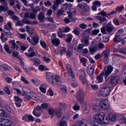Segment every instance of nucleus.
<instances>
[{
	"label": "nucleus",
	"mask_w": 126,
	"mask_h": 126,
	"mask_svg": "<svg viewBox=\"0 0 126 126\" xmlns=\"http://www.w3.org/2000/svg\"><path fill=\"white\" fill-rule=\"evenodd\" d=\"M46 79L49 82L53 84V85H57L58 83H61V77L58 75H53L52 73L47 72L46 74Z\"/></svg>",
	"instance_id": "nucleus-1"
},
{
	"label": "nucleus",
	"mask_w": 126,
	"mask_h": 126,
	"mask_svg": "<svg viewBox=\"0 0 126 126\" xmlns=\"http://www.w3.org/2000/svg\"><path fill=\"white\" fill-rule=\"evenodd\" d=\"M93 118L95 122L98 124H101L102 122H103L104 124H109V120H108L107 118H106L105 120H104L105 114L103 113H100L99 114L94 115Z\"/></svg>",
	"instance_id": "nucleus-2"
},
{
	"label": "nucleus",
	"mask_w": 126,
	"mask_h": 126,
	"mask_svg": "<svg viewBox=\"0 0 126 126\" xmlns=\"http://www.w3.org/2000/svg\"><path fill=\"white\" fill-rule=\"evenodd\" d=\"M66 68H67L68 74L70 75V77H71V78H72L73 79L72 80L73 82H72V86L73 87L75 88L77 86V85H78V84H77V83L75 82V76L69 64H66Z\"/></svg>",
	"instance_id": "nucleus-3"
},
{
	"label": "nucleus",
	"mask_w": 126,
	"mask_h": 126,
	"mask_svg": "<svg viewBox=\"0 0 126 126\" xmlns=\"http://www.w3.org/2000/svg\"><path fill=\"white\" fill-rule=\"evenodd\" d=\"M104 77L105 81H108L109 79H110V74L113 71V66L111 65H108V66H106L104 69Z\"/></svg>",
	"instance_id": "nucleus-4"
},
{
	"label": "nucleus",
	"mask_w": 126,
	"mask_h": 126,
	"mask_svg": "<svg viewBox=\"0 0 126 126\" xmlns=\"http://www.w3.org/2000/svg\"><path fill=\"white\" fill-rule=\"evenodd\" d=\"M77 9L80 10L82 9L85 12H88L90 11V7L86 3L82 2L78 4L76 7Z\"/></svg>",
	"instance_id": "nucleus-5"
},
{
	"label": "nucleus",
	"mask_w": 126,
	"mask_h": 126,
	"mask_svg": "<svg viewBox=\"0 0 126 126\" xmlns=\"http://www.w3.org/2000/svg\"><path fill=\"white\" fill-rule=\"evenodd\" d=\"M76 99L81 104L84 103V92L83 90H79L76 94Z\"/></svg>",
	"instance_id": "nucleus-6"
},
{
	"label": "nucleus",
	"mask_w": 126,
	"mask_h": 126,
	"mask_svg": "<svg viewBox=\"0 0 126 126\" xmlns=\"http://www.w3.org/2000/svg\"><path fill=\"white\" fill-rule=\"evenodd\" d=\"M111 91H112V90L109 88H103L100 91V95L103 97L109 96V95H110V93H111Z\"/></svg>",
	"instance_id": "nucleus-7"
},
{
	"label": "nucleus",
	"mask_w": 126,
	"mask_h": 126,
	"mask_svg": "<svg viewBox=\"0 0 126 126\" xmlns=\"http://www.w3.org/2000/svg\"><path fill=\"white\" fill-rule=\"evenodd\" d=\"M25 55L27 58H33V57H35L36 53L34 50V47H31L28 50V52L25 53Z\"/></svg>",
	"instance_id": "nucleus-8"
},
{
	"label": "nucleus",
	"mask_w": 126,
	"mask_h": 126,
	"mask_svg": "<svg viewBox=\"0 0 126 126\" xmlns=\"http://www.w3.org/2000/svg\"><path fill=\"white\" fill-rule=\"evenodd\" d=\"M11 125H12V122L9 119H2L0 121V126H10Z\"/></svg>",
	"instance_id": "nucleus-9"
},
{
	"label": "nucleus",
	"mask_w": 126,
	"mask_h": 126,
	"mask_svg": "<svg viewBox=\"0 0 126 126\" xmlns=\"http://www.w3.org/2000/svg\"><path fill=\"white\" fill-rule=\"evenodd\" d=\"M100 107L102 109L107 110L109 108V100L108 99H103L100 102Z\"/></svg>",
	"instance_id": "nucleus-10"
},
{
	"label": "nucleus",
	"mask_w": 126,
	"mask_h": 126,
	"mask_svg": "<svg viewBox=\"0 0 126 126\" xmlns=\"http://www.w3.org/2000/svg\"><path fill=\"white\" fill-rule=\"evenodd\" d=\"M39 111H42V107L37 105L36 106V107L34 109L32 114L35 116V117H36L37 118H39L40 116H41V114L40 113H37V112H39Z\"/></svg>",
	"instance_id": "nucleus-11"
},
{
	"label": "nucleus",
	"mask_w": 126,
	"mask_h": 126,
	"mask_svg": "<svg viewBox=\"0 0 126 126\" xmlns=\"http://www.w3.org/2000/svg\"><path fill=\"white\" fill-rule=\"evenodd\" d=\"M12 69L10 66L6 64L0 65V70L1 71H9Z\"/></svg>",
	"instance_id": "nucleus-12"
},
{
	"label": "nucleus",
	"mask_w": 126,
	"mask_h": 126,
	"mask_svg": "<svg viewBox=\"0 0 126 126\" xmlns=\"http://www.w3.org/2000/svg\"><path fill=\"white\" fill-rule=\"evenodd\" d=\"M40 37L39 35H34V36H32V44L33 46H36L37 44L39 43V40Z\"/></svg>",
	"instance_id": "nucleus-13"
},
{
	"label": "nucleus",
	"mask_w": 126,
	"mask_h": 126,
	"mask_svg": "<svg viewBox=\"0 0 126 126\" xmlns=\"http://www.w3.org/2000/svg\"><path fill=\"white\" fill-rule=\"evenodd\" d=\"M80 80L82 81V83L85 86H88V82L87 81V80H86V74L80 75Z\"/></svg>",
	"instance_id": "nucleus-14"
},
{
	"label": "nucleus",
	"mask_w": 126,
	"mask_h": 126,
	"mask_svg": "<svg viewBox=\"0 0 126 126\" xmlns=\"http://www.w3.org/2000/svg\"><path fill=\"white\" fill-rule=\"evenodd\" d=\"M32 23L30 21H27L26 19H23L22 21L18 20L17 24L18 26H23L24 24H31Z\"/></svg>",
	"instance_id": "nucleus-15"
},
{
	"label": "nucleus",
	"mask_w": 126,
	"mask_h": 126,
	"mask_svg": "<svg viewBox=\"0 0 126 126\" xmlns=\"http://www.w3.org/2000/svg\"><path fill=\"white\" fill-rule=\"evenodd\" d=\"M97 49L98 45L97 44H94V43H92L89 47V51L91 53H94V52H97Z\"/></svg>",
	"instance_id": "nucleus-16"
},
{
	"label": "nucleus",
	"mask_w": 126,
	"mask_h": 126,
	"mask_svg": "<svg viewBox=\"0 0 126 126\" xmlns=\"http://www.w3.org/2000/svg\"><path fill=\"white\" fill-rule=\"evenodd\" d=\"M32 63H33V65L35 66H39L41 64V61H40V59L38 58H34L32 59H30Z\"/></svg>",
	"instance_id": "nucleus-17"
},
{
	"label": "nucleus",
	"mask_w": 126,
	"mask_h": 126,
	"mask_svg": "<svg viewBox=\"0 0 126 126\" xmlns=\"http://www.w3.org/2000/svg\"><path fill=\"white\" fill-rule=\"evenodd\" d=\"M119 80L120 77H119V76H114L111 78L110 80L113 85H116V84H117L118 82H119Z\"/></svg>",
	"instance_id": "nucleus-18"
},
{
	"label": "nucleus",
	"mask_w": 126,
	"mask_h": 126,
	"mask_svg": "<svg viewBox=\"0 0 126 126\" xmlns=\"http://www.w3.org/2000/svg\"><path fill=\"white\" fill-rule=\"evenodd\" d=\"M47 84H42L39 87V90L41 93H43L45 94L47 91Z\"/></svg>",
	"instance_id": "nucleus-19"
},
{
	"label": "nucleus",
	"mask_w": 126,
	"mask_h": 126,
	"mask_svg": "<svg viewBox=\"0 0 126 126\" xmlns=\"http://www.w3.org/2000/svg\"><path fill=\"white\" fill-rule=\"evenodd\" d=\"M104 72L102 71L101 73L97 76L96 79L98 83H101V82H103V81H104V79L103 78V77L104 76Z\"/></svg>",
	"instance_id": "nucleus-20"
},
{
	"label": "nucleus",
	"mask_w": 126,
	"mask_h": 126,
	"mask_svg": "<svg viewBox=\"0 0 126 126\" xmlns=\"http://www.w3.org/2000/svg\"><path fill=\"white\" fill-rule=\"evenodd\" d=\"M10 44H11L12 49H13V50L15 49L17 50H20V48H19V46H18V45L16 44V43H15V40H12L10 41Z\"/></svg>",
	"instance_id": "nucleus-21"
},
{
	"label": "nucleus",
	"mask_w": 126,
	"mask_h": 126,
	"mask_svg": "<svg viewBox=\"0 0 126 126\" xmlns=\"http://www.w3.org/2000/svg\"><path fill=\"white\" fill-rule=\"evenodd\" d=\"M51 42L53 45L56 46V47H58L60 45V41L59 38L51 39Z\"/></svg>",
	"instance_id": "nucleus-22"
},
{
	"label": "nucleus",
	"mask_w": 126,
	"mask_h": 126,
	"mask_svg": "<svg viewBox=\"0 0 126 126\" xmlns=\"http://www.w3.org/2000/svg\"><path fill=\"white\" fill-rule=\"evenodd\" d=\"M62 0H56V2H54V4L52 6V8L54 10H57L58 8L59 7V5H60V3H61Z\"/></svg>",
	"instance_id": "nucleus-23"
},
{
	"label": "nucleus",
	"mask_w": 126,
	"mask_h": 126,
	"mask_svg": "<svg viewBox=\"0 0 126 126\" xmlns=\"http://www.w3.org/2000/svg\"><path fill=\"white\" fill-rule=\"evenodd\" d=\"M113 40L115 43H120L122 41H124V38L121 37V35H116L115 37L113 38Z\"/></svg>",
	"instance_id": "nucleus-24"
},
{
	"label": "nucleus",
	"mask_w": 126,
	"mask_h": 126,
	"mask_svg": "<svg viewBox=\"0 0 126 126\" xmlns=\"http://www.w3.org/2000/svg\"><path fill=\"white\" fill-rule=\"evenodd\" d=\"M81 43H82V44H83L85 46H86V47H87L90 45V42H89V39L86 37L84 38L81 40Z\"/></svg>",
	"instance_id": "nucleus-25"
},
{
	"label": "nucleus",
	"mask_w": 126,
	"mask_h": 126,
	"mask_svg": "<svg viewBox=\"0 0 126 126\" xmlns=\"http://www.w3.org/2000/svg\"><path fill=\"white\" fill-rule=\"evenodd\" d=\"M45 13L43 12H40L38 15V19L39 21H43L45 19Z\"/></svg>",
	"instance_id": "nucleus-26"
},
{
	"label": "nucleus",
	"mask_w": 126,
	"mask_h": 126,
	"mask_svg": "<svg viewBox=\"0 0 126 126\" xmlns=\"http://www.w3.org/2000/svg\"><path fill=\"white\" fill-rule=\"evenodd\" d=\"M100 106L98 105V104H94L93 105V109L94 112L95 113H97L98 112H100Z\"/></svg>",
	"instance_id": "nucleus-27"
},
{
	"label": "nucleus",
	"mask_w": 126,
	"mask_h": 126,
	"mask_svg": "<svg viewBox=\"0 0 126 126\" xmlns=\"http://www.w3.org/2000/svg\"><path fill=\"white\" fill-rule=\"evenodd\" d=\"M95 68V66L94 65L91 66L90 68L87 70V73L90 75H92L93 73H94V69Z\"/></svg>",
	"instance_id": "nucleus-28"
},
{
	"label": "nucleus",
	"mask_w": 126,
	"mask_h": 126,
	"mask_svg": "<svg viewBox=\"0 0 126 126\" xmlns=\"http://www.w3.org/2000/svg\"><path fill=\"white\" fill-rule=\"evenodd\" d=\"M115 28L114 27V26L111 25L107 27L106 31L107 32V34H111V32H112V31Z\"/></svg>",
	"instance_id": "nucleus-29"
},
{
	"label": "nucleus",
	"mask_w": 126,
	"mask_h": 126,
	"mask_svg": "<svg viewBox=\"0 0 126 126\" xmlns=\"http://www.w3.org/2000/svg\"><path fill=\"white\" fill-rule=\"evenodd\" d=\"M40 44L42 48L44 49H45L46 51H49V48L47 47V44H46V42L43 40L40 41Z\"/></svg>",
	"instance_id": "nucleus-30"
},
{
	"label": "nucleus",
	"mask_w": 126,
	"mask_h": 126,
	"mask_svg": "<svg viewBox=\"0 0 126 126\" xmlns=\"http://www.w3.org/2000/svg\"><path fill=\"white\" fill-rule=\"evenodd\" d=\"M67 39H66V43H70L72 40V38H73V36L72 34L69 33L67 34Z\"/></svg>",
	"instance_id": "nucleus-31"
},
{
	"label": "nucleus",
	"mask_w": 126,
	"mask_h": 126,
	"mask_svg": "<svg viewBox=\"0 0 126 126\" xmlns=\"http://www.w3.org/2000/svg\"><path fill=\"white\" fill-rule=\"evenodd\" d=\"M26 31H27L28 33L31 34V35H32L34 33V29L32 28H30L29 26H26Z\"/></svg>",
	"instance_id": "nucleus-32"
},
{
	"label": "nucleus",
	"mask_w": 126,
	"mask_h": 126,
	"mask_svg": "<svg viewBox=\"0 0 126 126\" xmlns=\"http://www.w3.org/2000/svg\"><path fill=\"white\" fill-rule=\"evenodd\" d=\"M79 29H80L78 27H76L75 29L73 30L72 31V33H74L76 36H79V35L80 34V32H79Z\"/></svg>",
	"instance_id": "nucleus-33"
},
{
	"label": "nucleus",
	"mask_w": 126,
	"mask_h": 126,
	"mask_svg": "<svg viewBox=\"0 0 126 126\" xmlns=\"http://www.w3.org/2000/svg\"><path fill=\"white\" fill-rule=\"evenodd\" d=\"M109 120L111 122H115L116 119L117 118V115L115 114H110L109 115Z\"/></svg>",
	"instance_id": "nucleus-34"
},
{
	"label": "nucleus",
	"mask_w": 126,
	"mask_h": 126,
	"mask_svg": "<svg viewBox=\"0 0 126 126\" xmlns=\"http://www.w3.org/2000/svg\"><path fill=\"white\" fill-rule=\"evenodd\" d=\"M96 19H98L100 22H104V21H107V19L104 17H101L100 16H95Z\"/></svg>",
	"instance_id": "nucleus-35"
},
{
	"label": "nucleus",
	"mask_w": 126,
	"mask_h": 126,
	"mask_svg": "<svg viewBox=\"0 0 126 126\" xmlns=\"http://www.w3.org/2000/svg\"><path fill=\"white\" fill-rule=\"evenodd\" d=\"M38 69L40 70V71H45V70H49V69L47 68L45 66H44V65H40L38 66Z\"/></svg>",
	"instance_id": "nucleus-36"
},
{
	"label": "nucleus",
	"mask_w": 126,
	"mask_h": 126,
	"mask_svg": "<svg viewBox=\"0 0 126 126\" xmlns=\"http://www.w3.org/2000/svg\"><path fill=\"white\" fill-rule=\"evenodd\" d=\"M4 29L11 30V29H12V24H11V23H7L6 25L4 26Z\"/></svg>",
	"instance_id": "nucleus-37"
},
{
	"label": "nucleus",
	"mask_w": 126,
	"mask_h": 126,
	"mask_svg": "<svg viewBox=\"0 0 126 126\" xmlns=\"http://www.w3.org/2000/svg\"><path fill=\"white\" fill-rule=\"evenodd\" d=\"M109 55H110V50H106L103 52V56L104 57V58L106 59V60L108 59Z\"/></svg>",
	"instance_id": "nucleus-38"
},
{
	"label": "nucleus",
	"mask_w": 126,
	"mask_h": 126,
	"mask_svg": "<svg viewBox=\"0 0 126 126\" xmlns=\"http://www.w3.org/2000/svg\"><path fill=\"white\" fill-rule=\"evenodd\" d=\"M90 112V106H86L83 111L84 114H85L86 115L87 114H89Z\"/></svg>",
	"instance_id": "nucleus-39"
},
{
	"label": "nucleus",
	"mask_w": 126,
	"mask_h": 126,
	"mask_svg": "<svg viewBox=\"0 0 126 126\" xmlns=\"http://www.w3.org/2000/svg\"><path fill=\"white\" fill-rule=\"evenodd\" d=\"M31 94V97H32V98L33 100H38V97L37 96V95L34 93L33 92H30Z\"/></svg>",
	"instance_id": "nucleus-40"
},
{
	"label": "nucleus",
	"mask_w": 126,
	"mask_h": 126,
	"mask_svg": "<svg viewBox=\"0 0 126 126\" xmlns=\"http://www.w3.org/2000/svg\"><path fill=\"white\" fill-rule=\"evenodd\" d=\"M59 32H58V36L60 38H63V30L61 28H59Z\"/></svg>",
	"instance_id": "nucleus-41"
},
{
	"label": "nucleus",
	"mask_w": 126,
	"mask_h": 126,
	"mask_svg": "<svg viewBox=\"0 0 126 126\" xmlns=\"http://www.w3.org/2000/svg\"><path fill=\"white\" fill-rule=\"evenodd\" d=\"M8 10V7H4L2 5H0V12L1 13L2 11L5 12Z\"/></svg>",
	"instance_id": "nucleus-42"
},
{
	"label": "nucleus",
	"mask_w": 126,
	"mask_h": 126,
	"mask_svg": "<svg viewBox=\"0 0 126 126\" xmlns=\"http://www.w3.org/2000/svg\"><path fill=\"white\" fill-rule=\"evenodd\" d=\"M4 50L5 52L8 53V54H9L10 55H11V51L9 50V46L7 44H5L4 45Z\"/></svg>",
	"instance_id": "nucleus-43"
},
{
	"label": "nucleus",
	"mask_w": 126,
	"mask_h": 126,
	"mask_svg": "<svg viewBox=\"0 0 126 126\" xmlns=\"http://www.w3.org/2000/svg\"><path fill=\"white\" fill-rule=\"evenodd\" d=\"M80 62L82 63L83 65L84 66H86V63H87V59L86 58L83 57L80 59Z\"/></svg>",
	"instance_id": "nucleus-44"
},
{
	"label": "nucleus",
	"mask_w": 126,
	"mask_h": 126,
	"mask_svg": "<svg viewBox=\"0 0 126 126\" xmlns=\"http://www.w3.org/2000/svg\"><path fill=\"white\" fill-rule=\"evenodd\" d=\"M63 8H62L58 10V11L57 13V17L60 18L61 17V15H63Z\"/></svg>",
	"instance_id": "nucleus-45"
},
{
	"label": "nucleus",
	"mask_w": 126,
	"mask_h": 126,
	"mask_svg": "<svg viewBox=\"0 0 126 126\" xmlns=\"http://www.w3.org/2000/svg\"><path fill=\"white\" fill-rule=\"evenodd\" d=\"M119 123L121 125L123 124H126V118L125 117H122L119 120Z\"/></svg>",
	"instance_id": "nucleus-46"
},
{
	"label": "nucleus",
	"mask_w": 126,
	"mask_h": 126,
	"mask_svg": "<svg viewBox=\"0 0 126 126\" xmlns=\"http://www.w3.org/2000/svg\"><path fill=\"white\" fill-rule=\"evenodd\" d=\"M14 99L15 101V103H22V99L20 98V97L18 96H14Z\"/></svg>",
	"instance_id": "nucleus-47"
},
{
	"label": "nucleus",
	"mask_w": 126,
	"mask_h": 126,
	"mask_svg": "<svg viewBox=\"0 0 126 126\" xmlns=\"http://www.w3.org/2000/svg\"><path fill=\"white\" fill-rule=\"evenodd\" d=\"M63 6L66 9H70L72 5L71 3H65L63 4Z\"/></svg>",
	"instance_id": "nucleus-48"
},
{
	"label": "nucleus",
	"mask_w": 126,
	"mask_h": 126,
	"mask_svg": "<svg viewBox=\"0 0 126 126\" xmlns=\"http://www.w3.org/2000/svg\"><path fill=\"white\" fill-rule=\"evenodd\" d=\"M124 8L125 7H124L123 5L118 6L116 8V11H117V12H121V11H122V10H123Z\"/></svg>",
	"instance_id": "nucleus-49"
},
{
	"label": "nucleus",
	"mask_w": 126,
	"mask_h": 126,
	"mask_svg": "<svg viewBox=\"0 0 126 126\" xmlns=\"http://www.w3.org/2000/svg\"><path fill=\"white\" fill-rule=\"evenodd\" d=\"M98 47L99 50H103V49H105V45L102 42H99Z\"/></svg>",
	"instance_id": "nucleus-50"
},
{
	"label": "nucleus",
	"mask_w": 126,
	"mask_h": 126,
	"mask_svg": "<svg viewBox=\"0 0 126 126\" xmlns=\"http://www.w3.org/2000/svg\"><path fill=\"white\" fill-rule=\"evenodd\" d=\"M58 52L59 55L63 56V47H59Z\"/></svg>",
	"instance_id": "nucleus-51"
},
{
	"label": "nucleus",
	"mask_w": 126,
	"mask_h": 126,
	"mask_svg": "<svg viewBox=\"0 0 126 126\" xmlns=\"http://www.w3.org/2000/svg\"><path fill=\"white\" fill-rule=\"evenodd\" d=\"M79 27L81 29H86V28H87V25L84 23H82L79 25Z\"/></svg>",
	"instance_id": "nucleus-52"
},
{
	"label": "nucleus",
	"mask_w": 126,
	"mask_h": 126,
	"mask_svg": "<svg viewBox=\"0 0 126 126\" xmlns=\"http://www.w3.org/2000/svg\"><path fill=\"white\" fill-rule=\"evenodd\" d=\"M43 60L46 63H49L51 62V59L48 57H46V56L43 57Z\"/></svg>",
	"instance_id": "nucleus-53"
},
{
	"label": "nucleus",
	"mask_w": 126,
	"mask_h": 126,
	"mask_svg": "<svg viewBox=\"0 0 126 126\" xmlns=\"http://www.w3.org/2000/svg\"><path fill=\"white\" fill-rule=\"evenodd\" d=\"M57 111L54 110L53 109L49 108L48 109V112L50 115H51V116H54V114L55 113H56Z\"/></svg>",
	"instance_id": "nucleus-54"
},
{
	"label": "nucleus",
	"mask_w": 126,
	"mask_h": 126,
	"mask_svg": "<svg viewBox=\"0 0 126 126\" xmlns=\"http://www.w3.org/2000/svg\"><path fill=\"white\" fill-rule=\"evenodd\" d=\"M55 113L57 118H61V117H62V115H63V113H62L60 110L56 111Z\"/></svg>",
	"instance_id": "nucleus-55"
},
{
	"label": "nucleus",
	"mask_w": 126,
	"mask_h": 126,
	"mask_svg": "<svg viewBox=\"0 0 126 126\" xmlns=\"http://www.w3.org/2000/svg\"><path fill=\"white\" fill-rule=\"evenodd\" d=\"M93 5H97V6H101V2H100L98 0H95L93 2Z\"/></svg>",
	"instance_id": "nucleus-56"
},
{
	"label": "nucleus",
	"mask_w": 126,
	"mask_h": 126,
	"mask_svg": "<svg viewBox=\"0 0 126 126\" xmlns=\"http://www.w3.org/2000/svg\"><path fill=\"white\" fill-rule=\"evenodd\" d=\"M99 32H100V30L98 29L94 30L92 32V34H93V35H96L98 33H99Z\"/></svg>",
	"instance_id": "nucleus-57"
},
{
	"label": "nucleus",
	"mask_w": 126,
	"mask_h": 126,
	"mask_svg": "<svg viewBox=\"0 0 126 126\" xmlns=\"http://www.w3.org/2000/svg\"><path fill=\"white\" fill-rule=\"evenodd\" d=\"M72 55V52L70 51V50L68 49L66 52V56L67 58H70Z\"/></svg>",
	"instance_id": "nucleus-58"
},
{
	"label": "nucleus",
	"mask_w": 126,
	"mask_h": 126,
	"mask_svg": "<svg viewBox=\"0 0 126 126\" xmlns=\"http://www.w3.org/2000/svg\"><path fill=\"white\" fill-rule=\"evenodd\" d=\"M32 99V97L30 95H27L24 97V101H30V100H31Z\"/></svg>",
	"instance_id": "nucleus-59"
},
{
	"label": "nucleus",
	"mask_w": 126,
	"mask_h": 126,
	"mask_svg": "<svg viewBox=\"0 0 126 126\" xmlns=\"http://www.w3.org/2000/svg\"><path fill=\"white\" fill-rule=\"evenodd\" d=\"M30 18H31V19H36V14L34 13H31L30 15Z\"/></svg>",
	"instance_id": "nucleus-60"
},
{
	"label": "nucleus",
	"mask_w": 126,
	"mask_h": 126,
	"mask_svg": "<svg viewBox=\"0 0 126 126\" xmlns=\"http://www.w3.org/2000/svg\"><path fill=\"white\" fill-rule=\"evenodd\" d=\"M13 57L16 58V59H19V56H18V52H12Z\"/></svg>",
	"instance_id": "nucleus-61"
},
{
	"label": "nucleus",
	"mask_w": 126,
	"mask_h": 126,
	"mask_svg": "<svg viewBox=\"0 0 126 126\" xmlns=\"http://www.w3.org/2000/svg\"><path fill=\"white\" fill-rule=\"evenodd\" d=\"M101 33L102 34H108V32H107V30L105 28V27H102L100 29Z\"/></svg>",
	"instance_id": "nucleus-62"
},
{
	"label": "nucleus",
	"mask_w": 126,
	"mask_h": 126,
	"mask_svg": "<svg viewBox=\"0 0 126 126\" xmlns=\"http://www.w3.org/2000/svg\"><path fill=\"white\" fill-rule=\"evenodd\" d=\"M4 91H5V92L6 93V94H8V95H10L11 93H10V91H9V89L6 87L4 88Z\"/></svg>",
	"instance_id": "nucleus-63"
},
{
	"label": "nucleus",
	"mask_w": 126,
	"mask_h": 126,
	"mask_svg": "<svg viewBox=\"0 0 126 126\" xmlns=\"http://www.w3.org/2000/svg\"><path fill=\"white\" fill-rule=\"evenodd\" d=\"M113 22H114V24H115L117 26L120 25V21L117 18L113 19Z\"/></svg>",
	"instance_id": "nucleus-64"
}]
</instances>
